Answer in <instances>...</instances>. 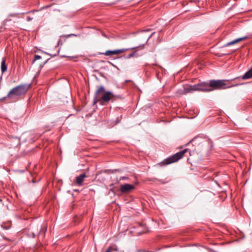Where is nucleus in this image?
<instances>
[{
	"label": "nucleus",
	"instance_id": "13",
	"mask_svg": "<svg viewBox=\"0 0 252 252\" xmlns=\"http://www.w3.org/2000/svg\"><path fill=\"white\" fill-rule=\"evenodd\" d=\"M10 141L13 143L11 144V146L16 147L19 145L20 143V140L17 137L12 138L10 139Z\"/></svg>",
	"mask_w": 252,
	"mask_h": 252
},
{
	"label": "nucleus",
	"instance_id": "18",
	"mask_svg": "<svg viewBox=\"0 0 252 252\" xmlns=\"http://www.w3.org/2000/svg\"><path fill=\"white\" fill-rule=\"evenodd\" d=\"M135 53H136V52H133V53H131V54H129V55L127 56V58L128 59H129V58H131V57H133L135 55Z\"/></svg>",
	"mask_w": 252,
	"mask_h": 252
},
{
	"label": "nucleus",
	"instance_id": "28",
	"mask_svg": "<svg viewBox=\"0 0 252 252\" xmlns=\"http://www.w3.org/2000/svg\"><path fill=\"white\" fill-rule=\"evenodd\" d=\"M110 191H113V189H111Z\"/></svg>",
	"mask_w": 252,
	"mask_h": 252
},
{
	"label": "nucleus",
	"instance_id": "8",
	"mask_svg": "<svg viewBox=\"0 0 252 252\" xmlns=\"http://www.w3.org/2000/svg\"><path fill=\"white\" fill-rule=\"evenodd\" d=\"M197 86L195 85H190L186 86L184 88V91L183 92V94H186L188 93H192L194 91H196V87Z\"/></svg>",
	"mask_w": 252,
	"mask_h": 252
},
{
	"label": "nucleus",
	"instance_id": "14",
	"mask_svg": "<svg viewBox=\"0 0 252 252\" xmlns=\"http://www.w3.org/2000/svg\"><path fill=\"white\" fill-rule=\"evenodd\" d=\"M0 68H1V71L2 73L4 72L7 70V65L6 64L5 58H3L2 59Z\"/></svg>",
	"mask_w": 252,
	"mask_h": 252
},
{
	"label": "nucleus",
	"instance_id": "6",
	"mask_svg": "<svg viewBox=\"0 0 252 252\" xmlns=\"http://www.w3.org/2000/svg\"><path fill=\"white\" fill-rule=\"evenodd\" d=\"M197 87H196V91H203V92H210L212 90L210 88L209 84L207 83H202L200 84H195Z\"/></svg>",
	"mask_w": 252,
	"mask_h": 252
},
{
	"label": "nucleus",
	"instance_id": "25",
	"mask_svg": "<svg viewBox=\"0 0 252 252\" xmlns=\"http://www.w3.org/2000/svg\"><path fill=\"white\" fill-rule=\"evenodd\" d=\"M154 33H155V32H152V33H151V36H152L153 34H154Z\"/></svg>",
	"mask_w": 252,
	"mask_h": 252
},
{
	"label": "nucleus",
	"instance_id": "16",
	"mask_svg": "<svg viewBox=\"0 0 252 252\" xmlns=\"http://www.w3.org/2000/svg\"><path fill=\"white\" fill-rule=\"evenodd\" d=\"M153 30H154L153 29L145 28L143 30H141L140 32H150L151 31Z\"/></svg>",
	"mask_w": 252,
	"mask_h": 252
},
{
	"label": "nucleus",
	"instance_id": "11",
	"mask_svg": "<svg viewBox=\"0 0 252 252\" xmlns=\"http://www.w3.org/2000/svg\"><path fill=\"white\" fill-rule=\"evenodd\" d=\"M76 36L77 35L76 34H73V33H71V34H66V35H62L61 36V38L58 41V44H63V40H65V39L69 37H71V36Z\"/></svg>",
	"mask_w": 252,
	"mask_h": 252
},
{
	"label": "nucleus",
	"instance_id": "22",
	"mask_svg": "<svg viewBox=\"0 0 252 252\" xmlns=\"http://www.w3.org/2000/svg\"><path fill=\"white\" fill-rule=\"evenodd\" d=\"M90 29V28H89V27H87V28H84V30H88V29Z\"/></svg>",
	"mask_w": 252,
	"mask_h": 252
},
{
	"label": "nucleus",
	"instance_id": "21",
	"mask_svg": "<svg viewBox=\"0 0 252 252\" xmlns=\"http://www.w3.org/2000/svg\"><path fill=\"white\" fill-rule=\"evenodd\" d=\"M32 18H31L30 16H27V20L28 21H30L32 20Z\"/></svg>",
	"mask_w": 252,
	"mask_h": 252
},
{
	"label": "nucleus",
	"instance_id": "29",
	"mask_svg": "<svg viewBox=\"0 0 252 252\" xmlns=\"http://www.w3.org/2000/svg\"><path fill=\"white\" fill-rule=\"evenodd\" d=\"M0 100H2L1 99H0Z\"/></svg>",
	"mask_w": 252,
	"mask_h": 252
},
{
	"label": "nucleus",
	"instance_id": "19",
	"mask_svg": "<svg viewBox=\"0 0 252 252\" xmlns=\"http://www.w3.org/2000/svg\"><path fill=\"white\" fill-rule=\"evenodd\" d=\"M128 179V178H127V177H125V176H124V177H120V178L119 180V181H118V182H120L121 180H126V179Z\"/></svg>",
	"mask_w": 252,
	"mask_h": 252
},
{
	"label": "nucleus",
	"instance_id": "10",
	"mask_svg": "<svg viewBox=\"0 0 252 252\" xmlns=\"http://www.w3.org/2000/svg\"><path fill=\"white\" fill-rule=\"evenodd\" d=\"M85 173L82 174L76 178V183L78 186H82L84 179L86 177Z\"/></svg>",
	"mask_w": 252,
	"mask_h": 252
},
{
	"label": "nucleus",
	"instance_id": "15",
	"mask_svg": "<svg viewBox=\"0 0 252 252\" xmlns=\"http://www.w3.org/2000/svg\"><path fill=\"white\" fill-rule=\"evenodd\" d=\"M41 58V57L40 56L38 55H35L34 56V60H33V63L34 61H36V60H39V59H40Z\"/></svg>",
	"mask_w": 252,
	"mask_h": 252
},
{
	"label": "nucleus",
	"instance_id": "20",
	"mask_svg": "<svg viewBox=\"0 0 252 252\" xmlns=\"http://www.w3.org/2000/svg\"><path fill=\"white\" fill-rule=\"evenodd\" d=\"M1 226L4 229H8L9 228V226H4L3 224H1Z\"/></svg>",
	"mask_w": 252,
	"mask_h": 252
},
{
	"label": "nucleus",
	"instance_id": "24",
	"mask_svg": "<svg viewBox=\"0 0 252 252\" xmlns=\"http://www.w3.org/2000/svg\"><path fill=\"white\" fill-rule=\"evenodd\" d=\"M154 33H155V32H152V33H151V36H152L153 34H154Z\"/></svg>",
	"mask_w": 252,
	"mask_h": 252
},
{
	"label": "nucleus",
	"instance_id": "7",
	"mask_svg": "<svg viewBox=\"0 0 252 252\" xmlns=\"http://www.w3.org/2000/svg\"><path fill=\"white\" fill-rule=\"evenodd\" d=\"M127 50H128V49H121L114 50H108L106 51L104 53H103V54L105 56H111L114 55H117L120 53H123L125 51H126Z\"/></svg>",
	"mask_w": 252,
	"mask_h": 252
},
{
	"label": "nucleus",
	"instance_id": "9",
	"mask_svg": "<svg viewBox=\"0 0 252 252\" xmlns=\"http://www.w3.org/2000/svg\"><path fill=\"white\" fill-rule=\"evenodd\" d=\"M248 38L247 36H243V37H240V38H236V39H235L234 40H233L232 41H230L227 43H226L225 44H224L223 45V47H227V46H230V45H233L234 44H236V43H237L244 39H246Z\"/></svg>",
	"mask_w": 252,
	"mask_h": 252
},
{
	"label": "nucleus",
	"instance_id": "26",
	"mask_svg": "<svg viewBox=\"0 0 252 252\" xmlns=\"http://www.w3.org/2000/svg\"><path fill=\"white\" fill-rule=\"evenodd\" d=\"M154 33H155V32H152V33H151V36H152L153 34H154Z\"/></svg>",
	"mask_w": 252,
	"mask_h": 252
},
{
	"label": "nucleus",
	"instance_id": "2",
	"mask_svg": "<svg viewBox=\"0 0 252 252\" xmlns=\"http://www.w3.org/2000/svg\"><path fill=\"white\" fill-rule=\"evenodd\" d=\"M30 86L27 84H22L12 88L6 96L3 97L1 100L6 98L13 99L25 94L29 90Z\"/></svg>",
	"mask_w": 252,
	"mask_h": 252
},
{
	"label": "nucleus",
	"instance_id": "1",
	"mask_svg": "<svg viewBox=\"0 0 252 252\" xmlns=\"http://www.w3.org/2000/svg\"><path fill=\"white\" fill-rule=\"evenodd\" d=\"M114 94L110 91H106L103 86L98 87L95 93L93 104L98 102L101 104L108 102L114 97Z\"/></svg>",
	"mask_w": 252,
	"mask_h": 252
},
{
	"label": "nucleus",
	"instance_id": "17",
	"mask_svg": "<svg viewBox=\"0 0 252 252\" xmlns=\"http://www.w3.org/2000/svg\"><path fill=\"white\" fill-rule=\"evenodd\" d=\"M41 230H42V228H41V226H40V230H39V232H36V233H35V232H32L33 237H35V236H36V234H39V233H40V232L41 231Z\"/></svg>",
	"mask_w": 252,
	"mask_h": 252
},
{
	"label": "nucleus",
	"instance_id": "5",
	"mask_svg": "<svg viewBox=\"0 0 252 252\" xmlns=\"http://www.w3.org/2000/svg\"><path fill=\"white\" fill-rule=\"evenodd\" d=\"M135 186L131 184H125L122 185L120 187V191L122 193H126L129 192L131 190L134 189Z\"/></svg>",
	"mask_w": 252,
	"mask_h": 252
},
{
	"label": "nucleus",
	"instance_id": "4",
	"mask_svg": "<svg viewBox=\"0 0 252 252\" xmlns=\"http://www.w3.org/2000/svg\"><path fill=\"white\" fill-rule=\"evenodd\" d=\"M187 149H184L182 151L177 153L173 156L164 159L162 162L159 163L158 165L160 166H162L176 162L183 157V155L187 152Z\"/></svg>",
	"mask_w": 252,
	"mask_h": 252
},
{
	"label": "nucleus",
	"instance_id": "12",
	"mask_svg": "<svg viewBox=\"0 0 252 252\" xmlns=\"http://www.w3.org/2000/svg\"><path fill=\"white\" fill-rule=\"evenodd\" d=\"M252 77V68L247 71L242 77L243 80L250 79Z\"/></svg>",
	"mask_w": 252,
	"mask_h": 252
},
{
	"label": "nucleus",
	"instance_id": "3",
	"mask_svg": "<svg viewBox=\"0 0 252 252\" xmlns=\"http://www.w3.org/2000/svg\"><path fill=\"white\" fill-rule=\"evenodd\" d=\"M239 84H229L228 81L224 80H211L209 83V86L214 88L215 89H225L232 87L237 86Z\"/></svg>",
	"mask_w": 252,
	"mask_h": 252
},
{
	"label": "nucleus",
	"instance_id": "27",
	"mask_svg": "<svg viewBox=\"0 0 252 252\" xmlns=\"http://www.w3.org/2000/svg\"><path fill=\"white\" fill-rule=\"evenodd\" d=\"M154 33H155V32H152V33H151V36H152L153 34H154Z\"/></svg>",
	"mask_w": 252,
	"mask_h": 252
},
{
	"label": "nucleus",
	"instance_id": "23",
	"mask_svg": "<svg viewBox=\"0 0 252 252\" xmlns=\"http://www.w3.org/2000/svg\"><path fill=\"white\" fill-rule=\"evenodd\" d=\"M101 33H102V34L103 36H104L105 37H106V34H105L104 32H101Z\"/></svg>",
	"mask_w": 252,
	"mask_h": 252
}]
</instances>
